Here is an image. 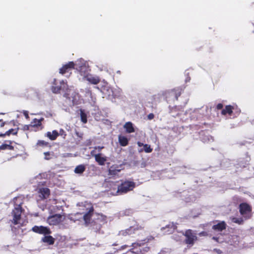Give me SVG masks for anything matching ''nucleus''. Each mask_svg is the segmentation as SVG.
<instances>
[{"label":"nucleus","mask_w":254,"mask_h":254,"mask_svg":"<svg viewBox=\"0 0 254 254\" xmlns=\"http://www.w3.org/2000/svg\"><path fill=\"white\" fill-rule=\"evenodd\" d=\"M19 197H14L13 201L14 203V208L11 212V215L13 217L12 223L14 225H17L19 224V221L21 218V213L24 210L22 209V205L23 202L21 201L18 202Z\"/></svg>","instance_id":"f257e3e1"},{"label":"nucleus","mask_w":254,"mask_h":254,"mask_svg":"<svg viewBox=\"0 0 254 254\" xmlns=\"http://www.w3.org/2000/svg\"><path fill=\"white\" fill-rule=\"evenodd\" d=\"M135 183L129 180H121V184L118 186L117 195H122L133 190L135 188Z\"/></svg>","instance_id":"f03ea898"},{"label":"nucleus","mask_w":254,"mask_h":254,"mask_svg":"<svg viewBox=\"0 0 254 254\" xmlns=\"http://www.w3.org/2000/svg\"><path fill=\"white\" fill-rule=\"evenodd\" d=\"M239 211L240 214L243 215L246 219H250L251 215L250 214L252 208V207L248 203L243 202L239 205Z\"/></svg>","instance_id":"7ed1b4c3"},{"label":"nucleus","mask_w":254,"mask_h":254,"mask_svg":"<svg viewBox=\"0 0 254 254\" xmlns=\"http://www.w3.org/2000/svg\"><path fill=\"white\" fill-rule=\"evenodd\" d=\"M64 219V217L60 214H54L49 216L47 218V223L50 225H57L63 222Z\"/></svg>","instance_id":"20e7f679"},{"label":"nucleus","mask_w":254,"mask_h":254,"mask_svg":"<svg viewBox=\"0 0 254 254\" xmlns=\"http://www.w3.org/2000/svg\"><path fill=\"white\" fill-rule=\"evenodd\" d=\"M141 230H143V227L138 225H134L130 226L129 228L125 230L121 231L119 233V235L123 236H127V235H131L132 234H135L137 231Z\"/></svg>","instance_id":"39448f33"},{"label":"nucleus","mask_w":254,"mask_h":254,"mask_svg":"<svg viewBox=\"0 0 254 254\" xmlns=\"http://www.w3.org/2000/svg\"><path fill=\"white\" fill-rule=\"evenodd\" d=\"M185 236V243L188 245H193L194 241L196 240V236L193 233L192 231L189 229L186 231L184 234Z\"/></svg>","instance_id":"423d86ee"},{"label":"nucleus","mask_w":254,"mask_h":254,"mask_svg":"<svg viewBox=\"0 0 254 254\" xmlns=\"http://www.w3.org/2000/svg\"><path fill=\"white\" fill-rule=\"evenodd\" d=\"M75 64L73 62H69L60 69L59 72L62 74H64L65 73H71V70L74 69Z\"/></svg>","instance_id":"0eeeda50"},{"label":"nucleus","mask_w":254,"mask_h":254,"mask_svg":"<svg viewBox=\"0 0 254 254\" xmlns=\"http://www.w3.org/2000/svg\"><path fill=\"white\" fill-rule=\"evenodd\" d=\"M32 231L36 233L44 235H50L51 233V231L49 228L43 226H34L32 227Z\"/></svg>","instance_id":"6e6552de"},{"label":"nucleus","mask_w":254,"mask_h":254,"mask_svg":"<svg viewBox=\"0 0 254 254\" xmlns=\"http://www.w3.org/2000/svg\"><path fill=\"white\" fill-rule=\"evenodd\" d=\"M44 120L43 118H41L40 119H34L31 123V126L33 130L37 131L43 129V126L42 122Z\"/></svg>","instance_id":"1a4fd4ad"},{"label":"nucleus","mask_w":254,"mask_h":254,"mask_svg":"<svg viewBox=\"0 0 254 254\" xmlns=\"http://www.w3.org/2000/svg\"><path fill=\"white\" fill-rule=\"evenodd\" d=\"M38 192L40 200H44L49 197L50 195V190L47 188H41L38 189Z\"/></svg>","instance_id":"9d476101"},{"label":"nucleus","mask_w":254,"mask_h":254,"mask_svg":"<svg viewBox=\"0 0 254 254\" xmlns=\"http://www.w3.org/2000/svg\"><path fill=\"white\" fill-rule=\"evenodd\" d=\"M94 209L93 206H91L87 212L84 214L83 218L86 224L90 223L91 218L93 215Z\"/></svg>","instance_id":"9b49d317"},{"label":"nucleus","mask_w":254,"mask_h":254,"mask_svg":"<svg viewBox=\"0 0 254 254\" xmlns=\"http://www.w3.org/2000/svg\"><path fill=\"white\" fill-rule=\"evenodd\" d=\"M5 142L6 143H3L0 145V150H14L15 146L12 145L13 141L11 140H6Z\"/></svg>","instance_id":"f8f14e48"},{"label":"nucleus","mask_w":254,"mask_h":254,"mask_svg":"<svg viewBox=\"0 0 254 254\" xmlns=\"http://www.w3.org/2000/svg\"><path fill=\"white\" fill-rule=\"evenodd\" d=\"M60 86H52L51 90L54 93H59L61 90H64L66 87V84L63 80L60 82Z\"/></svg>","instance_id":"ddd939ff"},{"label":"nucleus","mask_w":254,"mask_h":254,"mask_svg":"<svg viewBox=\"0 0 254 254\" xmlns=\"http://www.w3.org/2000/svg\"><path fill=\"white\" fill-rule=\"evenodd\" d=\"M150 250L149 247H145L144 248L138 249L132 248L129 250V252L135 254H145Z\"/></svg>","instance_id":"4468645a"},{"label":"nucleus","mask_w":254,"mask_h":254,"mask_svg":"<svg viewBox=\"0 0 254 254\" xmlns=\"http://www.w3.org/2000/svg\"><path fill=\"white\" fill-rule=\"evenodd\" d=\"M212 228L214 230L221 232L226 229V224L224 221H221L216 225H214Z\"/></svg>","instance_id":"2eb2a0df"},{"label":"nucleus","mask_w":254,"mask_h":254,"mask_svg":"<svg viewBox=\"0 0 254 254\" xmlns=\"http://www.w3.org/2000/svg\"><path fill=\"white\" fill-rule=\"evenodd\" d=\"M94 156L95 161L98 163L99 165L101 166L105 165V163L107 160L106 157L101 156V153L95 154Z\"/></svg>","instance_id":"dca6fc26"},{"label":"nucleus","mask_w":254,"mask_h":254,"mask_svg":"<svg viewBox=\"0 0 254 254\" xmlns=\"http://www.w3.org/2000/svg\"><path fill=\"white\" fill-rule=\"evenodd\" d=\"M124 128L125 129L126 131L128 133H133L135 131V129L133 127V124L130 122L126 123L124 126Z\"/></svg>","instance_id":"f3484780"},{"label":"nucleus","mask_w":254,"mask_h":254,"mask_svg":"<svg viewBox=\"0 0 254 254\" xmlns=\"http://www.w3.org/2000/svg\"><path fill=\"white\" fill-rule=\"evenodd\" d=\"M86 80L93 84H97L100 82V79L99 77L92 75L87 76Z\"/></svg>","instance_id":"a211bd4d"},{"label":"nucleus","mask_w":254,"mask_h":254,"mask_svg":"<svg viewBox=\"0 0 254 254\" xmlns=\"http://www.w3.org/2000/svg\"><path fill=\"white\" fill-rule=\"evenodd\" d=\"M234 109V108L233 106H231L230 105H227L225 106V109L222 110L221 114L224 116L226 115L227 114L231 116Z\"/></svg>","instance_id":"6ab92c4d"},{"label":"nucleus","mask_w":254,"mask_h":254,"mask_svg":"<svg viewBox=\"0 0 254 254\" xmlns=\"http://www.w3.org/2000/svg\"><path fill=\"white\" fill-rule=\"evenodd\" d=\"M41 241L43 243L48 244L49 245H52L54 244L55 239L52 236L48 235L43 237Z\"/></svg>","instance_id":"aec40b11"},{"label":"nucleus","mask_w":254,"mask_h":254,"mask_svg":"<svg viewBox=\"0 0 254 254\" xmlns=\"http://www.w3.org/2000/svg\"><path fill=\"white\" fill-rule=\"evenodd\" d=\"M59 135V133L56 130H53L52 132H47V136L51 140H56Z\"/></svg>","instance_id":"412c9836"},{"label":"nucleus","mask_w":254,"mask_h":254,"mask_svg":"<svg viewBox=\"0 0 254 254\" xmlns=\"http://www.w3.org/2000/svg\"><path fill=\"white\" fill-rule=\"evenodd\" d=\"M121 169H118V166H112L109 169L108 174L111 176H116L121 171Z\"/></svg>","instance_id":"4be33fe9"},{"label":"nucleus","mask_w":254,"mask_h":254,"mask_svg":"<svg viewBox=\"0 0 254 254\" xmlns=\"http://www.w3.org/2000/svg\"><path fill=\"white\" fill-rule=\"evenodd\" d=\"M18 128H11L6 131L4 133H0V137H5V136H9L10 134L16 135L18 132Z\"/></svg>","instance_id":"5701e85b"},{"label":"nucleus","mask_w":254,"mask_h":254,"mask_svg":"<svg viewBox=\"0 0 254 254\" xmlns=\"http://www.w3.org/2000/svg\"><path fill=\"white\" fill-rule=\"evenodd\" d=\"M176 228L177 226L172 222L166 225L165 227H163L162 229H168L167 232H168V234H171L173 233Z\"/></svg>","instance_id":"b1692460"},{"label":"nucleus","mask_w":254,"mask_h":254,"mask_svg":"<svg viewBox=\"0 0 254 254\" xmlns=\"http://www.w3.org/2000/svg\"><path fill=\"white\" fill-rule=\"evenodd\" d=\"M119 142L122 146H126L128 144V139L125 136H119Z\"/></svg>","instance_id":"393cba45"},{"label":"nucleus","mask_w":254,"mask_h":254,"mask_svg":"<svg viewBox=\"0 0 254 254\" xmlns=\"http://www.w3.org/2000/svg\"><path fill=\"white\" fill-rule=\"evenodd\" d=\"M85 167L84 165H79L74 169V173L76 174H82L85 170Z\"/></svg>","instance_id":"a878e982"},{"label":"nucleus","mask_w":254,"mask_h":254,"mask_svg":"<svg viewBox=\"0 0 254 254\" xmlns=\"http://www.w3.org/2000/svg\"><path fill=\"white\" fill-rule=\"evenodd\" d=\"M80 112L81 122L84 124H86L87 122L86 114L85 113L84 110L83 109H80Z\"/></svg>","instance_id":"bb28decb"},{"label":"nucleus","mask_w":254,"mask_h":254,"mask_svg":"<svg viewBox=\"0 0 254 254\" xmlns=\"http://www.w3.org/2000/svg\"><path fill=\"white\" fill-rule=\"evenodd\" d=\"M143 147V149H139L138 152H142L144 151L146 153H151L153 150L152 148H151L150 145L147 144H145Z\"/></svg>","instance_id":"cd10ccee"},{"label":"nucleus","mask_w":254,"mask_h":254,"mask_svg":"<svg viewBox=\"0 0 254 254\" xmlns=\"http://www.w3.org/2000/svg\"><path fill=\"white\" fill-rule=\"evenodd\" d=\"M44 155L45 159L47 160H49L53 158L55 154H54V152L53 151H52V152L48 151V152H45L44 153Z\"/></svg>","instance_id":"c85d7f7f"},{"label":"nucleus","mask_w":254,"mask_h":254,"mask_svg":"<svg viewBox=\"0 0 254 254\" xmlns=\"http://www.w3.org/2000/svg\"><path fill=\"white\" fill-rule=\"evenodd\" d=\"M172 92H174L176 99L178 100V97L181 95L182 89L180 88L175 89L172 90Z\"/></svg>","instance_id":"c756f323"},{"label":"nucleus","mask_w":254,"mask_h":254,"mask_svg":"<svg viewBox=\"0 0 254 254\" xmlns=\"http://www.w3.org/2000/svg\"><path fill=\"white\" fill-rule=\"evenodd\" d=\"M232 220L233 222L237 223L239 225H242L244 223V220L242 218H238L234 217L232 219Z\"/></svg>","instance_id":"7c9ffc66"},{"label":"nucleus","mask_w":254,"mask_h":254,"mask_svg":"<svg viewBox=\"0 0 254 254\" xmlns=\"http://www.w3.org/2000/svg\"><path fill=\"white\" fill-rule=\"evenodd\" d=\"M49 145V143L44 140H39L37 141V145L39 146H47Z\"/></svg>","instance_id":"2f4dec72"},{"label":"nucleus","mask_w":254,"mask_h":254,"mask_svg":"<svg viewBox=\"0 0 254 254\" xmlns=\"http://www.w3.org/2000/svg\"><path fill=\"white\" fill-rule=\"evenodd\" d=\"M23 129L24 130H33V129L32 128V127L31 126V124L28 125H24L23 127Z\"/></svg>","instance_id":"473e14b6"},{"label":"nucleus","mask_w":254,"mask_h":254,"mask_svg":"<svg viewBox=\"0 0 254 254\" xmlns=\"http://www.w3.org/2000/svg\"><path fill=\"white\" fill-rule=\"evenodd\" d=\"M223 105L222 103L218 104L216 106V109L217 110H223Z\"/></svg>","instance_id":"72a5a7b5"},{"label":"nucleus","mask_w":254,"mask_h":254,"mask_svg":"<svg viewBox=\"0 0 254 254\" xmlns=\"http://www.w3.org/2000/svg\"><path fill=\"white\" fill-rule=\"evenodd\" d=\"M59 133V135H64V136L66 135L65 131L63 129H61Z\"/></svg>","instance_id":"f704fd0d"},{"label":"nucleus","mask_w":254,"mask_h":254,"mask_svg":"<svg viewBox=\"0 0 254 254\" xmlns=\"http://www.w3.org/2000/svg\"><path fill=\"white\" fill-rule=\"evenodd\" d=\"M23 114L26 118V119H29V116L28 114V112L27 111H23Z\"/></svg>","instance_id":"c9c22d12"},{"label":"nucleus","mask_w":254,"mask_h":254,"mask_svg":"<svg viewBox=\"0 0 254 254\" xmlns=\"http://www.w3.org/2000/svg\"><path fill=\"white\" fill-rule=\"evenodd\" d=\"M147 117L148 119L150 120L154 118V115L153 113H150L148 115Z\"/></svg>","instance_id":"e433bc0d"},{"label":"nucleus","mask_w":254,"mask_h":254,"mask_svg":"<svg viewBox=\"0 0 254 254\" xmlns=\"http://www.w3.org/2000/svg\"><path fill=\"white\" fill-rule=\"evenodd\" d=\"M75 134L77 136L82 138V136H83V134L82 133H80L78 132H75Z\"/></svg>","instance_id":"4c0bfd02"},{"label":"nucleus","mask_w":254,"mask_h":254,"mask_svg":"<svg viewBox=\"0 0 254 254\" xmlns=\"http://www.w3.org/2000/svg\"><path fill=\"white\" fill-rule=\"evenodd\" d=\"M0 127H3L5 125V122L2 121V120L0 119Z\"/></svg>","instance_id":"58836bf2"},{"label":"nucleus","mask_w":254,"mask_h":254,"mask_svg":"<svg viewBox=\"0 0 254 254\" xmlns=\"http://www.w3.org/2000/svg\"><path fill=\"white\" fill-rule=\"evenodd\" d=\"M137 144L138 146L139 147L144 146V144L143 143L139 142V141L137 142Z\"/></svg>","instance_id":"ea45409f"},{"label":"nucleus","mask_w":254,"mask_h":254,"mask_svg":"<svg viewBox=\"0 0 254 254\" xmlns=\"http://www.w3.org/2000/svg\"><path fill=\"white\" fill-rule=\"evenodd\" d=\"M212 239L214 240V241H215L216 242H218V240H219V238L216 237H213Z\"/></svg>","instance_id":"a19ab883"},{"label":"nucleus","mask_w":254,"mask_h":254,"mask_svg":"<svg viewBox=\"0 0 254 254\" xmlns=\"http://www.w3.org/2000/svg\"><path fill=\"white\" fill-rule=\"evenodd\" d=\"M214 251H216L218 254H221V251L220 250L214 249Z\"/></svg>","instance_id":"79ce46f5"},{"label":"nucleus","mask_w":254,"mask_h":254,"mask_svg":"<svg viewBox=\"0 0 254 254\" xmlns=\"http://www.w3.org/2000/svg\"><path fill=\"white\" fill-rule=\"evenodd\" d=\"M56 82H57L56 79H54V81H53V84L54 85H56Z\"/></svg>","instance_id":"37998d69"},{"label":"nucleus","mask_w":254,"mask_h":254,"mask_svg":"<svg viewBox=\"0 0 254 254\" xmlns=\"http://www.w3.org/2000/svg\"><path fill=\"white\" fill-rule=\"evenodd\" d=\"M104 147H100V146H98V148L99 149V151H100L102 148H103Z\"/></svg>","instance_id":"c03bdc74"},{"label":"nucleus","mask_w":254,"mask_h":254,"mask_svg":"<svg viewBox=\"0 0 254 254\" xmlns=\"http://www.w3.org/2000/svg\"><path fill=\"white\" fill-rule=\"evenodd\" d=\"M117 73H121V71L120 70H119V71H117Z\"/></svg>","instance_id":"a18cd8bd"},{"label":"nucleus","mask_w":254,"mask_h":254,"mask_svg":"<svg viewBox=\"0 0 254 254\" xmlns=\"http://www.w3.org/2000/svg\"><path fill=\"white\" fill-rule=\"evenodd\" d=\"M106 254H112V253H106Z\"/></svg>","instance_id":"49530a36"},{"label":"nucleus","mask_w":254,"mask_h":254,"mask_svg":"<svg viewBox=\"0 0 254 254\" xmlns=\"http://www.w3.org/2000/svg\"><path fill=\"white\" fill-rule=\"evenodd\" d=\"M93 151H91V154H93Z\"/></svg>","instance_id":"de8ad7c7"}]
</instances>
